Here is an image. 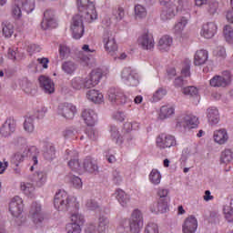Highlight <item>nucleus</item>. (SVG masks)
Wrapping results in <instances>:
<instances>
[{
  "instance_id": "2f4dec72",
  "label": "nucleus",
  "mask_w": 233,
  "mask_h": 233,
  "mask_svg": "<svg viewBox=\"0 0 233 233\" xmlns=\"http://www.w3.org/2000/svg\"><path fill=\"white\" fill-rule=\"evenodd\" d=\"M116 199L124 208L128 207L130 203V195L127 194L123 189H116L115 192Z\"/></svg>"
},
{
  "instance_id": "f3484780",
  "label": "nucleus",
  "mask_w": 233,
  "mask_h": 233,
  "mask_svg": "<svg viewBox=\"0 0 233 233\" xmlns=\"http://www.w3.org/2000/svg\"><path fill=\"white\" fill-rule=\"evenodd\" d=\"M160 15L161 21H170L177 15V11L176 9V4L174 2H169L167 5Z\"/></svg>"
},
{
  "instance_id": "c756f323",
  "label": "nucleus",
  "mask_w": 233,
  "mask_h": 233,
  "mask_svg": "<svg viewBox=\"0 0 233 233\" xmlns=\"http://www.w3.org/2000/svg\"><path fill=\"white\" fill-rule=\"evenodd\" d=\"M24 130L26 134H34L35 131V116L28 115L25 117L23 124Z\"/></svg>"
},
{
  "instance_id": "1a4fd4ad",
  "label": "nucleus",
  "mask_w": 233,
  "mask_h": 233,
  "mask_svg": "<svg viewBox=\"0 0 233 233\" xmlns=\"http://www.w3.org/2000/svg\"><path fill=\"white\" fill-rule=\"evenodd\" d=\"M29 219L35 225H40L45 221V214L43 213V207L39 202H33L29 210Z\"/></svg>"
},
{
  "instance_id": "39448f33",
  "label": "nucleus",
  "mask_w": 233,
  "mask_h": 233,
  "mask_svg": "<svg viewBox=\"0 0 233 233\" xmlns=\"http://www.w3.org/2000/svg\"><path fill=\"white\" fill-rule=\"evenodd\" d=\"M107 99L112 105H132V99L128 98L121 88L110 87L107 91Z\"/></svg>"
},
{
  "instance_id": "338daca9",
  "label": "nucleus",
  "mask_w": 233,
  "mask_h": 233,
  "mask_svg": "<svg viewBox=\"0 0 233 233\" xmlns=\"http://www.w3.org/2000/svg\"><path fill=\"white\" fill-rule=\"evenodd\" d=\"M76 136V128L69 127L63 131V137L65 139H70V137H74Z\"/></svg>"
},
{
  "instance_id": "c03bdc74",
  "label": "nucleus",
  "mask_w": 233,
  "mask_h": 233,
  "mask_svg": "<svg viewBox=\"0 0 233 233\" xmlns=\"http://www.w3.org/2000/svg\"><path fill=\"white\" fill-rule=\"evenodd\" d=\"M224 216L228 221V223H232L233 221V198L230 200L228 204H226L223 208Z\"/></svg>"
},
{
  "instance_id": "ddd939ff",
  "label": "nucleus",
  "mask_w": 233,
  "mask_h": 233,
  "mask_svg": "<svg viewBox=\"0 0 233 233\" xmlns=\"http://www.w3.org/2000/svg\"><path fill=\"white\" fill-rule=\"evenodd\" d=\"M156 143L157 148H159L160 150H165L166 148H172V147H176L177 145L176 137L167 134H160L158 137H157Z\"/></svg>"
},
{
  "instance_id": "c85d7f7f",
  "label": "nucleus",
  "mask_w": 233,
  "mask_h": 233,
  "mask_svg": "<svg viewBox=\"0 0 233 233\" xmlns=\"http://www.w3.org/2000/svg\"><path fill=\"white\" fill-rule=\"evenodd\" d=\"M149 210L152 214H165V212L168 210V204L161 200H157L149 206Z\"/></svg>"
},
{
  "instance_id": "a878e982",
  "label": "nucleus",
  "mask_w": 233,
  "mask_h": 233,
  "mask_svg": "<svg viewBox=\"0 0 233 233\" xmlns=\"http://www.w3.org/2000/svg\"><path fill=\"white\" fill-rule=\"evenodd\" d=\"M97 163L91 157H86L84 158L82 162V172H89L93 174V172H97Z\"/></svg>"
},
{
  "instance_id": "393cba45",
  "label": "nucleus",
  "mask_w": 233,
  "mask_h": 233,
  "mask_svg": "<svg viewBox=\"0 0 233 233\" xmlns=\"http://www.w3.org/2000/svg\"><path fill=\"white\" fill-rule=\"evenodd\" d=\"M187 25H188L187 16H181L178 18L173 27V33L175 35H183V32H185V28H187Z\"/></svg>"
},
{
  "instance_id": "0eeeda50",
  "label": "nucleus",
  "mask_w": 233,
  "mask_h": 233,
  "mask_svg": "<svg viewBox=\"0 0 233 233\" xmlns=\"http://www.w3.org/2000/svg\"><path fill=\"white\" fill-rule=\"evenodd\" d=\"M102 43L106 52L110 54V56H114V53L117 52V42L116 41V36L112 34V31L106 30L104 32Z\"/></svg>"
},
{
  "instance_id": "f03ea898",
  "label": "nucleus",
  "mask_w": 233,
  "mask_h": 233,
  "mask_svg": "<svg viewBox=\"0 0 233 233\" xmlns=\"http://www.w3.org/2000/svg\"><path fill=\"white\" fill-rule=\"evenodd\" d=\"M103 77V71L99 68L94 69L86 77L75 76L70 81L73 90H82V88H94L99 85V81Z\"/></svg>"
},
{
  "instance_id": "9b49d317",
  "label": "nucleus",
  "mask_w": 233,
  "mask_h": 233,
  "mask_svg": "<svg viewBox=\"0 0 233 233\" xmlns=\"http://www.w3.org/2000/svg\"><path fill=\"white\" fill-rule=\"evenodd\" d=\"M70 29L73 39H81V37H83V34H85V25H83L81 15H76L73 17Z\"/></svg>"
},
{
  "instance_id": "4be33fe9",
  "label": "nucleus",
  "mask_w": 233,
  "mask_h": 233,
  "mask_svg": "<svg viewBox=\"0 0 233 233\" xmlns=\"http://www.w3.org/2000/svg\"><path fill=\"white\" fill-rule=\"evenodd\" d=\"M81 117L87 127H94L97 123V113L92 109L83 110Z\"/></svg>"
},
{
  "instance_id": "13d9d810",
  "label": "nucleus",
  "mask_w": 233,
  "mask_h": 233,
  "mask_svg": "<svg viewBox=\"0 0 233 233\" xmlns=\"http://www.w3.org/2000/svg\"><path fill=\"white\" fill-rule=\"evenodd\" d=\"M182 93L185 96H190L191 97H194V96H198V94H199V91L196 86H187L182 88Z\"/></svg>"
},
{
  "instance_id": "864d4df0",
  "label": "nucleus",
  "mask_w": 233,
  "mask_h": 233,
  "mask_svg": "<svg viewBox=\"0 0 233 233\" xmlns=\"http://www.w3.org/2000/svg\"><path fill=\"white\" fill-rule=\"evenodd\" d=\"M167 96V89L163 87H159L154 94L151 98L152 103H157V101H161L163 97Z\"/></svg>"
},
{
  "instance_id": "bf43d9fd",
  "label": "nucleus",
  "mask_w": 233,
  "mask_h": 233,
  "mask_svg": "<svg viewBox=\"0 0 233 233\" xmlns=\"http://www.w3.org/2000/svg\"><path fill=\"white\" fill-rule=\"evenodd\" d=\"M19 86H21L22 90L26 94H30L32 90V83L29 82L26 78L19 80Z\"/></svg>"
},
{
  "instance_id": "69168bd1",
  "label": "nucleus",
  "mask_w": 233,
  "mask_h": 233,
  "mask_svg": "<svg viewBox=\"0 0 233 233\" xmlns=\"http://www.w3.org/2000/svg\"><path fill=\"white\" fill-rule=\"evenodd\" d=\"M214 55L218 57H222L223 59H225V57H227V50L223 46H218L214 50Z\"/></svg>"
},
{
  "instance_id": "b1692460",
  "label": "nucleus",
  "mask_w": 233,
  "mask_h": 233,
  "mask_svg": "<svg viewBox=\"0 0 233 233\" xmlns=\"http://www.w3.org/2000/svg\"><path fill=\"white\" fill-rule=\"evenodd\" d=\"M81 19H85L86 23H94V21H97V11H96L95 5H89V9H86V11L82 12L80 15Z\"/></svg>"
},
{
  "instance_id": "7c9ffc66",
  "label": "nucleus",
  "mask_w": 233,
  "mask_h": 233,
  "mask_svg": "<svg viewBox=\"0 0 233 233\" xmlns=\"http://www.w3.org/2000/svg\"><path fill=\"white\" fill-rule=\"evenodd\" d=\"M207 117L209 125H218L219 123V110L218 107L211 106L207 109Z\"/></svg>"
},
{
  "instance_id": "e433bc0d",
  "label": "nucleus",
  "mask_w": 233,
  "mask_h": 233,
  "mask_svg": "<svg viewBox=\"0 0 233 233\" xmlns=\"http://www.w3.org/2000/svg\"><path fill=\"white\" fill-rule=\"evenodd\" d=\"M161 179H163V176L158 169H152L148 175V181L154 187H157V185H161Z\"/></svg>"
},
{
  "instance_id": "680f3d73",
  "label": "nucleus",
  "mask_w": 233,
  "mask_h": 233,
  "mask_svg": "<svg viewBox=\"0 0 233 233\" xmlns=\"http://www.w3.org/2000/svg\"><path fill=\"white\" fill-rule=\"evenodd\" d=\"M144 233H159V227L156 223H149L146 226Z\"/></svg>"
},
{
  "instance_id": "4c0bfd02",
  "label": "nucleus",
  "mask_w": 233,
  "mask_h": 233,
  "mask_svg": "<svg viewBox=\"0 0 233 233\" xmlns=\"http://www.w3.org/2000/svg\"><path fill=\"white\" fill-rule=\"evenodd\" d=\"M61 68L67 76H74V74H76V70H77V64L74 61L67 60L62 64Z\"/></svg>"
},
{
  "instance_id": "9d476101",
  "label": "nucleus",
  "mask_w": 233,
  "mask_h": 233,
  "mask_svg": "<svg viewBox=\"0 0 233 233\" xmlns=\"http://www.w3.org/2000/svg\"><path fill=\"white\" fill-rule=\"evenodd\" d=\"M137 44L142 50H154L156 42H154V35L148 30L141 33L137 38Z\"/></svg>"
},
{
  "instance_id": "8fccbe9b",
  "label": "nucleus",
  "mask_w": 233,
  "mask_h": 233,
  "mask_svg": "<svg viewBox=\"0 0 233 233\" xmlns=\"http://www.w3.org/2000/svg\"><path fill=\"white\" fill-rule=\"evenodd\" d=\"M187 127L189 128H196L199 125V119L194 115H188L184 117Z\"/></svg>"
},
{
  "instance_id": "6e6d98bb",
  "label": "nucleus",
  "mask_w": 233,
  "mask_h": 233,
  "mask_svg": "<svg viewBox=\"0 0 233 233\" xmlns=\"http://www.w3.org/2000/svg\"><path fill=\"white\" fill-rule=\"evenodd\" d=\"M90 5H94V3L90 2V0H76V5L78 8V11L81 14H82V12L88 10Z\"/></svg>"
},
{
  "instance_id": "412c9836",
  "label": "nucleus",
  "mask_w": 233,
  "mask_h": 233,
  "mask_svg": "<svg viewBox=\"0 0 233 233\" xmlns=\"http://www.w3.org/2000/svg\"><path fill=\"white\" fill-rule=\"evenodd\" d=\"M38 80L40 83V86L45 94L51 95L56 92V85L54 84V81L50 79V77L41 76Z\"/></svg>"
},
{
  "instance_id": "f8f14e48",
  "label": "nucleus",
  "mask_w": 233,
  "mask_h": 233,
  "mask_svg": "<svg viewBox=\"0 0 233 233\" xmlns=\"http://www.w3.org/2000/svg\"><path fill=\"white\" fill-rule=\"evenodd\" d=\"M76 113L77 108L72 103L64 102L58 105L57 114L65 119H74Z\"/></svg>"
},
{
  "instance_id": "72a5a7b5",
  "label": "nucleus",
  "mask_w": 233,
  "mask_h": 233,
  "mask_svg": "<svg viewBox=\"0 0 233 233\" xmlns=\"http://www.w3.org/2000/svg\"><path fill=\"white\" fill-rule=\"evenodd\" d=\"M43 156L46 161H54L56 159V147L52 143H46L44 146Z\"/></svg>"
},
{
  "instance_id": "f704fd0d",
  "label": "nucleus",
  "mask_w": 233,
  "mask_h": 233,
  "mask_svg": "<svg viewBox=\"0 0 233 233\" xmlns=\"http://www.w3.org/2000/svg\"><path fill=\"white\" fill-rule=\"evenodd\" d=\"M108 228H110V219L105 215L99 216L97 222V232L106 233L108 232Z\"/></svg>"
},
{
  "instance_id": "37998d69",
  "label": "nucleus",
  "mask_w": 233,
  "mask_h": 233,
  "mask_svg": "<svg viewBox=\"0 0 233 233\" xmlns=\"http://www.w3.org/2000/svg\"><path fill=\"white\" fill-rule=\"evenodd\" d=\"M20 190L25 196H34V193L35 192V187L30 182H21Z\"/></svg>"
},
{
  "instance_id": "a18cd8bd",
  "label": "nucleus",
  "mask_w": 233,
  "mask_h": 233,
  "mask_svg": "<svg viewBox=\"0 0 233 233\" xmlns=\"http://www.w3.org/2000/svg\"><path fill=\"white\" fill-rule=\"evenodd\" d=\"M223 37L226 43L233 45V27L229 25H226L223 28Z\"/></svg>"
},
{
  "instance_id": "473e14b6",
  "label": "nucleus",
  "mask_w": 233,
  "mask_h": 233,
  "mask_svg": "<svg viewBox=\"0 0 233 233\" xmlns=\"http://www.w3.org/2000/svg\"><path fill=\"white\" fill-rule=\"evenodd\" d=\"M172 43L174 40L170 35H163L158 41V49L160 52H168L170 50V46H172Z\"/></svg>"
},
{
  "instance_id": "4d7b16f0",
  "label": "nucleus",
  "mask_w": 233,
  "mask_h": 233,
  "mask_svg": "<svg viewBox=\"0 0 233 233\" xmlns=\"http://www.w3.org/2000/svg\"><path fill=\"white\" fill-rule=\"evenodd\" d=\"M70 183L73 184V187L75 188H83V180L79 177L74 176V175H69L68 176Z\"/></svg>"
},
{
  "instance_id": "79ce46f5",
  "label": "nucleus",
  "mask_w": 233,
  "mask_h": 233,
  "mask_svg": "<svg viewBox=\"0 0 233 233\" xmlns=\"http://www.w3.org/2000/svg\"><path fill=\"white\" fill-rule=\"evenodd\" d=\"M11 16L15 21H19L23 17V9L19 4L15 1V4L11 7Z\"/></svg>"
},
{
  "instance_id": "5fc2aeb1",
  "label": "nucleus",
  "mask_w": 233,
  "mask_h": 233,
  "mask_svg": "<svg viewBox=\"0 0 233 233\" xmlns=\"http://www.w3.org/2000/svg\"><path fill=\"white\" fill-rule=\"evenodd\" d=\"M58 52L61 59H68L70 57V47L66 44H60Z\"/></svg>"
},
{
  "instance_id": "f257e3e1",
  "label": "nucleus",
  "mask_w": 233,
  "mask_h": 233,
  "mask_svg": "<svg viewBox=\"0 0 233 233\" xmlns=\"http://www.w3.org/2000/svg\"><path fill=\"white\" fill-rule=\"evenodd\" d=\"M54 206L59 212H66V210H75L71 213V221L66 226V233H81V227L85 225V217L77 212L79 210V202L76 197L68 196L65 190H59L55 195Z\"/></svg>"
},
{
  "instance_id": "5701e85b",
  "label": "nucleus",
  "mask_w": 233,
  "mask_h": 233,
  "mask_svg": "<svg viewBox=\"0 0 233 233\" xmlns=\"http://www.w3.org/2000/svg\"><path fill=\"white\" fill-rule=\"evenodd\" d=\"M86 98L91 103H95V105H101V103L105 102V96L101 91L96 89H90L86 92Z\"/></svg>"
},
{
  "instance_id": "dca6fc26",
  "label": "nucleus",
  "mask_w": 233,
  "mask_h": 233,
  "mask_svg": "<svg viewBox=\"0 0 233 233\" xmlns=\"http://www.w3.org/2000/svg\"><path fill=\"white\" fill-rule=\"evenodd\" d=\"M218 34V24L216 22H207L202 25L200 35L205 39H212Z\"/></svg>"
},
{
  "instance_id": "3c124183",
  "label": "nucleus",
  "mask_w": 233,
  "mask_h": 233,
  "mask_svg": "<svg viewBox=\"0 0 233 233\" xmlns=\"http://www.w3.org/2000/svg\"><path fill=\"white\" fill-rule=\"evenodd\" d=\"M147 17V7L141 5H135V18L145 19Z\"/></svg>"
},
{
  "instance_id": "c9c22d12",
  "label": "nucleus",
  "mask_w": 233,
  "mask_h": 233,
  "mask_svg": "<svg viewBox=\"0 0 233 233\" xmlns=\"http://www.w3.org/2000/svg\"><path fill=\"white\" fill-rule=\"evenodd\" d=\"M46 173L43 171H38L34 174L32 182L35 183V187L41 188V187H45V185L46 184Z\"/></svg>"
},
{
  "instance_id": "0e129e2a",
  "label": "nucleus",
  "mask_w": 233,
  "mask_h": 233,
  "mask_svg": "<svg viewBox=\"0 0 233 233\" xmlns=\"http://www.w3.org/2000/svg\"><path fill=\"white\" fill-rule=\"evenodd\" d=\"M112 179L116 185L123 183V176H121V172L117 169L114 170L112 173Z\"/></svg>"
},
{
  "instance_id": "a211bd4d",
  "label": "nucleus",
  "mask_w": 233,
  "mask_h": 233,
  "mask_svg": "<svg viewBox=\"0 0 233 233\" xmlns=\"http://www.w3.org/2000/svg\"><path fill=\"white\" fill-rule=\"evenodd\" d=\"M176 5L177 14H181V15H187V17H190V12L192 10V2L188 0H178L177 2H173Z\"/></svg>"
},
{
  "instance_id": "6ab92c4d",
  "label": "nucleus",
  "mask_w": 233,
  "mask_h": 233,
  "mask_svg": "<svg viewBox=\"0 0 233 233\" xmlns=\"http://www.w3.org/2000/svg\"><path fill=\"white\" fill-rule=\"evenodd\" d=\"M198 230V218L194 215L188 216L182 225L183 233H196Z\"/></svg>"
},
{
  "instance_id": "423d86ee",
  "label": "nucleus",
  "mask_w": 233,
  "mask_h": 233,
  "mask_svg": "<svg viewBox=\"0 0 233 233\" xmlns=\"http://www.w3.org/2000/svg\"><path fill=\"white\" fill-rule=\"evenodd\" d=\"M121 80L127 86H137L139 85V75L132 67H125L121 71Z\"/></svg>"
},
{
  "instance_id": "49530a36",
  "label": "nucleus",
  "mask_w": 233,
  "mask_h": 233,
  "mask_svg": "<svg viewBox=\"0 0 233 233\" xmlns=\"http://www.w3.org/2000/svg\"><path fill=\"white\" fill-rule=\"evenodd\" d=\"M3 35L5 37H12L14 35V24L5 21L2 24Z\"/></svg>"
},
{
  "instance_id": "7ed1b4c3",
  "label": "nucleus",
  "mask_w": 233,
  "mask_h": 233,
  "mask_svg": "<svg viewBox=\"0 0 233 233\" xmlns=\"http://www.w3.org/2000/svg\"><path fill=\"white\" fill-rule=\"evenodd\" d=\"M144 219L143 212L139 209H135L131 213L129 219L124 218L121 221V226L123 228H129L131 233H139L143 228Z\"/></svg>"
},
{
  "instance_id": "ea45409f",
  "label": "nucleus",
  "mask_w": 233,
  "mask_h": 233,
  "mask_svg": "<svg viewBox=\"0 0 233 233\" xmlns=\"http://www.w3.org/2000/svg\"><path fill=\"white\" fill-rule=\"evenodd\" d=\"M220 165H230V162L233 161V151L232 149L226 148L224 149L219 157Z\"/></svg>"
},
{
  "instance_id": "2eb2a0df",
  "label": "nucleus",
  "mask_w": 233,
  "mask_h": 233,
  "mask_svg": "<svg viewBox=\"0 0 233 233\" xmlns=\"http://www.w3.org/2000/svg\"><path fill=\"white\" fill-rule=\"evenodd\" d=\"M57 21L56 20V15L54 11L47 10L44 13V18L41 23L42 30H48L50 28H56Z\"/></svg>"
},
{
  "instance_id": "e2e57ef3",
  "label": "nucleus",
  "mask_w": 233,
  "mask_h": 233,
  "mask_svg": "<svg viewBox=\"0 0 233 233\" xmlns=\"http://www.w3.org/2000/svg\"><path fill=\"white\" fill-rule=\"evenodd\" d=\"M181 75L184 77H190V60H186L183 64Z\"/></svg>"
},
{
  "instance_id": "052dcab7",
  "label": "nucleus",
  "mask_w": 233,
  "mask_h": 233,
  "mask_svg": "<svg viewBox=\"0 0 233 233\" xmlns=\"http://www.w3.org/2000/svg\"><path fill=\"white\" fill-rule=\"evenodd\" d=\"M86 134L90 141H97V138L99 137V133L94 128H88L86 131Z\"/></svg>"
},
{
  "instance_id": "4468645a",
  "label": "nucleus",
  "mask_w": 233,
  "mask_h": 233,
  "mask_svg": "<svg viewBox=\"0 0 233 233\" xmlns=\"http://www.w3.org/2000/svg\"><path fill=\"white\" fill-rule=\"evenodd\" d=\"M232 81V75L228 71H224L222 76H215L209 80L210 86L225 87Z\"/></svg>"
},
{
  "instance_id": "20e7f679",
  "label": "nucleus",
  "mask_w": 233,
  "mask_h": 233,
  "mask_svg": "<svg viewBox=\"0 0 233 233\" xmlns=\"http://www.w3.org/2000/svg\"><path fill=\"white\" fill-rule=\"evenodd\" d=\"M25 210V204L23 198L19 196L14 197L9 202V212L15 219H18L17 225L21 226L25 223L23 218V212Z\"/></svg>"
},
{
  "instance_id": "09e8293b",
  "label": "nucleus",
  "mask_w": 233,
  "mask_h": 233,
  "mask_svg": "<svg viewBox=\"0 0 233 233\" xmlns=\"http://www.w3.org/2000/svg\"><path fill=\"white\" fill-rule=\"evenodd\" d=\"M168 194H170V190L165 187H158L157 189V196L158 198V201H162L164 203H167L168 205V200L167 198H168Z\"/></svg>"
},
{
  "instance_id": "a19ab883",
  "label": "nucleus",
  "mask_w": 233,
  "mask_h": 233,
  "mask_svg": "<svg viewBox=\"0 0 233 233\" xmlns=\"http://www.w3.org/2000/svg\"><path fill=\"white\" fill-rule=\"evenodd\" d=\"M30 149L28 147H25L23 150L16 152L13 157V163H15V167H19V163L25 161V157H28V153Z\"/></svg>"
},
{
  "instance_id": "cd10ccee",
  "label": "nucleus",
  "mask_w": 233,
  "mask_h": 233,
  "mask_svg": "<svg viewBox=\"0 0 233 233\" xmlns=\"http://www.w3.org/2000/svg\"><path fill=\"white\" fill-rule=\"evenodd\" d=\"M208 61V51L205 49H199L196 51L194 55V66H201V65H205Z\"/></svg>"
},
{
  "instance_id": "774afa93",
  "label": "nucleus",
  "mask_w": 233,
  "mask_h": 233,
  "mask_svg": "<svg viewBox=\"0 0 233 233\" xmlns=\"http://www.w3.org/2000/svg\"><path fill=\"white\" fill-rule=\"evenodd\" d=\"M86 233H97V226H96V223L89 222L86 224L85 228Z\"/></svg>"
},
{
  "instance_id": "de8ad7c7",
  "label": "nucleus",
  "mask_w": 233,
  "mask_h": 233,
  "mask_svg": "<svg viewBox=\"0 0 233 233\" xmlns=\"http://www.w3.org/2000/svg\"><path fill=\"white\" fill-rule=\"evenodd\" d=\"M175 112H176V109L174 108V106H163L160 108V117H162V119H167V117H170V116H174Z\"/></svg>"
},
{
  "instance_id": "aec40b11",
  "label": "nucleus",
  "mask_w": 233,
  "mask_h": 233,
  "mask_svg": "<svg viewBox=\"0 0 233 233\" xmlns=\"http://www.w3.org/2000/svg\"><path fill=\"white\" fill-rule=\"evenodd\" d=\"M15 120L7 118L0 128V134L3 137H10L15 132Z\"/></svg>"
},
{
  "instance_id": "58836bf2",
  "label": "nucleus",
  "mask_w": 233,
  "mask_h": 233,
  "mask_svg": "<svg viewBox=\"0 0 233 233\" xmlns=\"http://www.w3.org/2000/svg\"><path fill=\"white\" fill-rule=\"evenodd\" d=\"M16 3L24 12H26V14H32V12L35 10L34 0H16Z\"/></svg>"
},
{
  "instance_id": "bb28decb",
  "label": "nucleus",
  "mask_w": 233,
  "mask_h": 233,
  "mask_svg": "<svg viewBox=\"0 0 233 233\" xmlns=\"http://www.w3.org/2000/svg\"><path fill=\"white\" fill-rule=\"evenodd\" d=\"M213 139L217 145H225L228 141V132L225 128L215 130Z\"/></svg>"
},
{
  "instance_id": "6e6552de",
  "label": "nucleus",
  "mask_w": 233,
  "mask_h": 233,
  "mask_svg": "<svg viewBox=\"0 0 233 233\" xmlns=\"http://www.w3.org/2000/svg\"><path fill=\"white\" fill-rule=\"evenodd\" d=\"M79 154L76 150H66V158L69 159L68 167L73 172L83 174V163L79 162Z\"/></svg>"
},
{
  "instance_id": "603ef678",
  "label": "nucleus",
  "mask_w": 233,
  "mask_h": 233,
  "mask_svg": "<svg viewBox=\"0 0 233 233\" xmlns=\"http://www.w3.org/2000/svg\"><path fill=\"white\" fill-rule=\"evenodd\" d=\"M112 140L116 143V145H123V137L119 135V131L117 127H111L110 129Z\"/></svg>"
}]
</instances>
